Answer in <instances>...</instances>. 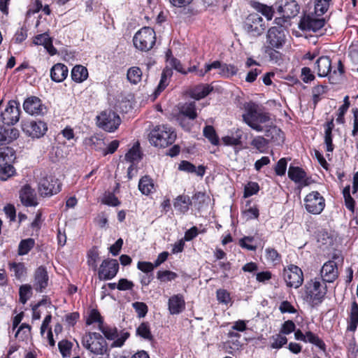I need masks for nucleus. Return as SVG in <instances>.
<instances>
[{
  "label": "nucleus",
  "instance_id": "f257e3e1",
  "mask_svg": "<svg viewBox=\"0 0 358 358\" xmlns=\"http://www.w3.org/2000/svg\"><path fill=\"white\" fill-rule=\"evenodd\" d=\"M243 121L252 129L258 132L268 131L273 126L271 115L262 110L259 105L250 102L245 106Z\"/></svg>",
  "mask_w": 358,
  "mask_h": 358
},
{
  "label": "nucleus",
  "instance_id": "f03ea898",
  "mask_svg": "<svg viewBox=\"0 0 358 358\" xmlns=\"http://www.w3.org/2000/svg\"><path fill=\"white\" fill-rule=\"evenodd\" d=\"M176 134L171 127L166 125L155 127L149 134L150 143L159 148H166L173 144Z\"/></svg>",
  "mask_w": 358,
  "mask_h": 358
},
{
  "label": "nucleus",
  "instance_id": "7ed1b4c3",
  "mask_svg": "<svg viewBox=\"0 0 358 358\" xmlns=\"http://www.w3.org/2000/svg\"><path fill=\"white\" fill-rule=\"evenodd\" d=\"M327 293V286L321 278L310 280L305 286L304 299L312 305L320 303Z\"/></svg>",
  "mask_w": 358,
  "mask_h": 358
},
{
  "label": "nucleus",
  "instance_id": "20e7f679",
  "mask_svg": "<svg viewBox=\"0 0 358 358\" xmlns=\"http://www.w3.org/2000/svg\"><path fill=\"white\" fill-rule=\"evenodd\" d=\"M15 159L14 150L9 147L0 149V179L6 180L15 173L13 163Z\"/></svg>",
  "mask_w": 358,
  "mask_h": 358
},
{
  "label": "nucleus",
  "instance_id": "39448f33",
  "mask_svg": "<svg viewBox=\"0 0 358 358\" xmlns=\"http://www.w3.org/2000/svg\"><path fill=\"white\" fill-rule=\"evenodd\" d=\"M62 184L52 175L42 174L38 182V191L41 196H51L59 193Z\"/></svg>",
  "mask_w": 358,
  "mask_h": 358
},
{
  "label": "nucleus",
  "instance_id": "423d86ee",
  "mask_svg": "<svg viewBox=\"0 0 358 358\" xmlns=\"http://www.w3.org/2000/svg\"><path fill=\"white\" fill-rule=\"evenodd\" d=\"M83 345L91 353L103 355L107 352V344L104 338L98 333H88L83 338Z\"/></svg>",
  "mask_w": 358,
  "mask_h": 358
},
{
  "label": "nucleus",
  "instance_id": "0eeeda50",
  "mask_svg": "<svg viewBox=\"0 0 358 358\" xmlns=\"http://www.w3.org/2000/svg\"><path fill=\"white\" fill-rule=\"evenodd\" d=\"M156 36L155 31L150 27H143L134 36V46L142 51H148L152 48L155 43Z\"/></svg>",
  "mask_w": 358,
  "mask_h": 358
},
{
  "label": "nucleus",
  "instance_id": "6e6552de",
  "mask_svg": "<svg viewBox=\"0 0 358 358\" xmlns=\"http://www.w3.org/2000/svg\"><path fill=\"white\" fill-rule=\"evenodd\" d=\"M1 120L7 125H13L20 120V111L19 103L14 101H9L6 106H3V101H0Z\"/></svg>",
  "mask_w": 358,
  "mask_h": 358
},
{
  "label": "nucleus",
  "instance_id": "1a4fd4ad",
  "mask_svg": "<svg viewBox=\"0 0 358 358\" xmlns=\"http://www.w3.org/2000/svg\"><path fill=\"white\" fill-rule=\"evenodd\" d=\"M331 61L329 57L322 56L319 57L315 64V71L320 77L329 76V80L334 79V76H341L343 73V65L338 62V70L331 71Z\"/></svg>",
  "mask_w": 358,
  "mask_h": 358
},
{
  "label": "nucleus",
  "instance_id": "9d476101",
  "mask_svg": "<svg viewBox=\"0 0 358 358\" xmlns=\"http://www.w3.org/2000/svg\"><path fill=\"white\" fill-rule=\"evenodd\" d=\"M121 123L120 116L113 110H105L97 116V125L103 130L113 132Z\"/></svg>",
  "mask_w": 358,
  "mask_h": 358
},
{
  "label": "nucleus",
  "instance_id": "9b49d317",
  "mask_svg": "<svg viewBox=\"0 0 358 358\" xmlns=\"http://www.w3.org/2000/svg\"><path fill=\"white\" fill-rule=\"evenodd\" d=\"M99 329L103 333L105 337L109 340H114L112 344L113 347H121L124 341L129 336L128 332L121 331L118 333L116 327L105 324L103 322H100L99 324Z\"/></svg>",
  "mask_w": 358,
  "mask_h": 358
},
{
  "label": "nucleus",
  "instance_id": "f8f14e48",
  "mask_svg": "<svg viewBox=\"0 0 358 358\" xmlns=\"http://www.w3.org/2000/svg\"><path fill=\"white\" fill-rule=\"evenodd\" d=\"M283 278L287 287L296 289L303 282V274L299 266L291 264L284 268Z\"/></svg>",
  "mask_w": 358,
  "mask_h": 358
},
{
  "label": "nucleus",
  "instance_id": "ddd939ff",
  "mask_svg": "<svg viewBox=\"0 0 358 358\" xmlns=\"http://www.w3.org/2000/svg\"><path fill=\"white\" fill-rule=\"evenodd\" d=\"M304 202L307 211L315 215L320 214L325 206L324 199L318 192H312L308 194Z\"/></svg>",
  "mask_w": 358,
  "mask_h": 358
},
{
  "label": "nucleus",
  "instance_id": "4468645a",
  "mask_svg": "<svg viewBox=\"0 0 358 358\" xmlns=\"http://www.w3.org/2000/svg\"><path fill=\"white\" fill-rule=\"evenodd\" d=\"M245 29L254 36L261 35L266 29L263 19L258 14H250L246 18Z\"/></svg>",
  "mask_w": 358,
  "mask_h": 358
},
{
  "label": "nucleus",
  "instance_id": "2eb2a0df",
  "mask_svg": "<svg viewBox=\"0 0 358 358\" xmlns=\"http://www.w3.org/2000/svg\"><path fill=\"white\" fill-rule=\"evenodd\" d=\"M23 131L32 138H40L43 136L47 129V125L42 121H26L22 124Z\"/></svg>",
  "mask_w": 358,
  "mask_h": 358
},
{
  "label": "nucleus",
  "instance_id": "dca6fc26",
  "mask_svg": "<svg viewBox=\"0 0 358 358\" xmlns=\"http://www.w3.org/2000/svg\"><path fill=\"white\" fill-rule=\"evenodd\" d=\"M119 269L116 259H105L102 262L98 272L100 280H110L113 278Z\"/></svg>",
  "mask_w": 358,
  "mask_h": 358
},
{
  "label": "nucleus",
  "instance_id": "f3484780",
  "mask_svg": "<svg viewBox=\"0 0 358 358\" xmlns=\"http://www.w3.org/2000/svg\"><path fill=\"white\" fill-rule=\"evenodd\" d=\"M286 36L284 28L280 27H271L267 33V42L273 48H280L285 43Z\"/></svg>",
  "mask_w": 358,
  "mask_h": 358
},
{
  "label": "nucleus",
  "instance_id": "a211bd4d",
  "mask_svg": "<svg viewBox=\"0 0 358 358\" xmlns=\"http://www.w3.org/2000/svg\"><path fill=\"white\" fill-rule=\"evenodd\" d=\"M324 24V18H317L313 15H308L301 18L299 22V28L302 30L316 32L322 29Z\"/></svg>",
  "mask_w": 358,
  "mask_h": 358
},
{
  "label": "nucleus",
  "instance_id": "6ab92c4d",
  "mask_svg": "<svg viewBox=\"0 0 358 358\" xmlns=\"http://www.w3.org/2000/svg\"><path fill=\"white\" fill-rule=\"evenodd\" d=\"M23 108L27 113L32 115H41L45 110L41 99L36 96L27 98L23 103Z\"/></svg>",
  "mask_w": 358,
  "mask_h": 358
},
{
  "label": "nucleus",
  "instance_id": "aec40b11",
  "mask_svg": "<svg viewBox=\"0 0 358 358\" xmlns=\"http://www.w3.org/2000/svg\"><path fill=\"white\" fill-rule=\"evenodd\" d=\"M320 274L323 282H334L338 276L336 263L331 260L326 262L320 271Z\"/></svg>",
  "mask_w": 358,
  "mask_h": 358
},
{
  "label": "nucleus",
  "instance_id": "412c9836",
  "mask_svg": "<svg viewBox=\"0 0 358 358\" xmlns=\"http://www.w3.org/2000/svg\"><path fill=\"white\" fill-rule=\"evenodd\" d=\"M185 308V301L182 294H178L171 296L168 301V309L171 315H178Z\"/></svg>",
  "mask_w": 358,
  "mask_h": 358
},
{
  "label": "nucleus",
  "instance_id": "4be33fe9",
  "mask_svg": "<svg viewBox=\"0 0 358 358\" xmlns=\"http://www.w3.org/2000/svg\"><path fill=\"white\" fill-rule=\"evenodd\" d=\"M48 276L45 267L39 266L34 273V288L36 291L43 292L48 286Z\"/></svg>",
  "mask_w": 358,
  "mask_h": 358
},
{
  "label": "nucleus",
  "instance_id": "5701e85b",
  "mask_svg": "<svg viewBox=\"0 0 358 358\" xmlns=\"http://www.w3.org/2000/svg\"><path fill=\"white\" fill-rule=\"evenodd\" d=\"M279 11L282 13L283 17L291 18L299 13V6L294 0H282Z\"/></svg>",
  "mask_w": 358,
  "mask_h": 358
},
{
  "label": "nucleus",
  "instance_id": "b1692460",
  "mask_svg": "<svg viewBox=\"0 0 358 358\" xmlns=\"http://www.w3.org/2000/svg\"><path fill=\"white\" fill-rule=\"evenodd\" d=\"M20 198L22 203L27 206H35L38 203L34 190L29 185H25L22 188Z\"/></svg>",
  "mask_w": 358,
  "mask_h": 358
},
{
  "label": "nucleus",
  "instance_id": "393cba45",
  "mask_svg": "<svg viewBox=\"0 0 358 358\" xmlns=\"http://www.w3.org/2000/svg\"><path fill=\"white\" fill-rule=\"evenodd\" d=\"M289 178L296 183L307 186L309 183L306 172L299 167L290 166L288 170Z\"/></svg>",
  "mask_w": 358,
  "mask_h": 358
},
{
  "label": "nucleus",
  "instance_id": "a878e982",
  "mask_svg": "<svg viewBox=\"0 0 358 358\" xmlns=\"http://www.w3.org/2000/svg\"><path fill=\"white\" fill-rule=\"evenodd\" d=\"M19 136L17 129L0 126V145L8 144Z\"/></svg>",
  "mask_w": 358,
  "mask_h": 358
},
{
  "label": "nucleus",
  "instance_id": "bb28decb",
  "mask_svg": "<svg viewBox=\"0 0 358 358\" xmlns=\"http://www.w3.org/2000/svg\"><path fill=\"white\" fill-rule=\"evenodd\" d=\"M68 71V68L64 64H56L50 70L51 79L56 83L62 82L67 77Z\"/></svg>",
  "mask_w": 358,
  "mask_h": 358
},
{
  "label": "nucleus",
  "instance_id": "cd10ccee",
  "mask_svg": "<svg viewBox=\"0 0 358 358\" xmlns=\"http://www.w3.org/2000/svg\"><path fill=\"white\" fill-rule=\"evenodd\" d=\"M213 90L208 84H201L193 87L190 91V96L192 98L199 100L206 97Z\"/></svg>",
  "mask_w": 358,
  "mask_h": 358
},
{
  "label": "nucleus",
  "instance_id": "c85d7f7f",
  "mask_svg": "<svg viewBox=\"0 0 358 358\" xmlns=\"http://www.w3.org/2000/svg\"><path fill=\"white\" fill-rule=\"evenodd\" d=\"M191 204L192 201L189 196L186 195H180L177 196L173 202L175 209L182 214L188 211Z\"/></svg>",
  "mask_w": 358,
  "mask_h": 358
},
{
  "label": "nucleus",
  "instance_id": "c756f323",
  "mask_svg": "<svg viewBox=\"0 0 358 358\" xmlns=\"http://www.w3.org/2000/svg\"><path fill=\"white\" fill-rule=\"evenodd\" d=\"M187 117L189 120H194L197 117L195 102L185 103L179 108V116Z\"/></svg>",
  "mask_w": 358,
  "mask_h": 358
},
{
  "label": "nucleus",
  "instance_id": "7c9ffc66",
  "mask_svg": "<svg viewBox=\"0 0 358 358\" xmlns=\"http://www.w3.org/2000/svg\"><path fill=\"white\" fill-rule=\"evenodd\" d=\"M250 4L255 10L265 16L267 20H271L272 19L274 10L271 6H268L255 1H251Z\"/></svg>",
  "mask_w": 358,
  "mask_h": 358
},
{
  "label": "nucleus",
  "instance_id": "2f4dec72",
  "mask_svg": "<svg viewBox=\"0 0 358 358\" xmlns=\"http://www.w3.org/2000/svg\"><path fill=\"white\" fill-rule=\"evenodd\" d=\"M88 77L87 68L82 65L75 66L71 71V78L76 83H82Z\"/></svg>",
  "mask_w": 358,
  "mask_h": 358
},
{
  "label": "nucleus",
  "instance_id": "473e14b6",
  "mask_svg": "<svg viewBox=\"0 0 358 358\" xmlns=\"http://www.w3.org/2000/svg\"><path fill=\"white\" fill-rule=\"evenodd\" d=\"M35 243V240L34 238H28L22 239L18 245L17 254L20 256L27 255L34 247Z\"/></svg>",
  "mask_w": 358,
  "mask_h": 358
},
{
  "label": "nucleus",
  "instance_id": "72a5a7b5",
  "mask_svg": "<svg viewBox=\"0 0 358 358\" xmlns=\"http://www.w3.org/2000/svg\"><path fill=\"white\" fill-rule=\"evenodd\" d=\"M138 189L142 194L145 195H148L152 193L155 189L152 180L148 176L143 177L139 181Z\"/></svg>",
  "mask_w": 358,
  "mask_h": 358
},
{
  "label": "nucleus",
  "instance_id": "f704fd0d",
  "mask_svg": "<svg viewBox=\"0 0 358 358\" xmlns=\"http://www.w3.org/2000/svg\"><path fill=\"white\" fill-rule=\"evenodd\" d=\"M142 76V71L140 68L132 66L127 71V78L130 83L136 85L141 81Z\"/></svg>",
  "mask_w": 358,
  "mask_h": 358
},
{
  "label": "nucleus",
  "instance_id": "c9c22d12",
  "mask_svg": "<svg viewBox=\"0 0 358 358\" xmlns=\"http://www.w3.org/2000/svg\"><path fill=\"white\" fill-rule=\"evenodd\" d=\"M10 269L16 278L21 279L27 274V268L24 263L13 262L9 264Z\"/></svg>",
  "mask_w": 358,
  "mask_h": 358
},
{
  "label": "nucleus",
  "instance_id": "e433bc0d",
  "mask_svg": "<svg viewBox=\"0 0 358 358\" xmlns=\"http://www.w3.org/2000/svg\"><path fill=\"white\" fill-rule=\"evenodd\" d=\"M358 325V304L354 301L350 309V321L348 329L350 331H355Z\"/></svg>",
  "mask_w": 358,
  "mask_h": 358
},
{
  "label": "nucleus",
  "instance_id": "4c0bfd02",
  "mask_svg": "<svg viewBox=\"0 0 358 358\" xmlns=\"http://www.w3.org/2000/svg\"><path fill=\"white\" fill-rule=\"evenodd\" d=\"M331 0H315V12L318 16L324 14L329 9Z\"/></svg>",
  "mask_w": 358,
  "mask_h": 358
},
{
  "label": "nucleus",
  "instance_id": "58836bf2",
  "mask_svg": "<svg viewBox=\"0 0 358 358\" xmlns=\"http://www.w3.org/2000/svg\"><path fill=\"white\" fill-rule=\"evenodd\" d=\"M238 72V68L233 64H222L221 71L218 74L222 77H230L234 76Z\"/></svg>",
  "mask_w": 358,
  "mask_h": 358
},
{
  "label": "nucleus",
  "instance_id": "ea45409f",
  "mask_svg": "<svg viewBox=\"0 0 358 358\" xmlns=\"http://www.w3.org/2000/svg\"><path fill=\"white\" fill-rule=\"evenodd\" d=\"M203 135L213 145H217L219 142L218 136L214 128L212 126H206L203 129Z\"/></svg>",
  "mask_w": 358,
  "mask_h": 358
},
{
  "label": "nucleus",
  "instance_id": "a19ab883",
  "mask_svg": "<svg viewBox=\"0 0 358 358\" xmlns=\"http://www.w3.org/2000/svg\"><path fill=\"white\" fill-rule=\"evenodd\" d=\"M141 159V153L138 145H134L125 155V160L134 163L138 162Z\"/></svg>",
  "mask_w": 358,
  "mask_h": 358
},
{
  "label": "nucleus",
  "instance_id": "79ce46f5",
  "mask_svg": "<svg viewBox=\"0 0 358 358\" xmlns=\"http://www.w3.org/2000/svg\"><path fill=\"white\" fill-rule=\"evenodd\" d=\"M19 294L20 302L25 303L32 294L31 287L29 285H22L20 287Z\"/></svg>",
  "mask_w": 358,
  "mask_h": 358
},
{
  "label": "nucleus",
  "instance_id": "37998d69",
  "mask_svg": "<svg viewBox=\"0 0 358 358\" xmlns=\"http://www.w3.org/2000/svg\"><path fill=\"white\" fill-rule=\"evenodd\" d=\"M72 346L73 344L66 340H62L58 343L59 352L64 357L70 356Z\"/></svg>",
  "mask_w": 358,
  "mask_h": 358
},
{
  "label": "nucleus",
  "instance_id": "c03bdc74",
  "mask_svg": "<svg viewBox=\"0 0 358 358\" xmlns=\"http://www.w3.org/2000/svg\"><path fill=\"white\" fill-rule=\"evenodd\" d=\"M306 340L307 342L315 345L321 350H325L324 343L317 336L315 335L311 331L306 332Z\"/></svg>",
  "mask_w": 358,
  "mask_h": 358
},
{
  "label": "nucleus",
  "instance_id": "a18cd8bd",
  "mask_svg": "<svg viewBox=\"0 0 358 358\" xmlns=\"http://www.w3.org/2000/svg\"><path fill=\"white\" fill-rule=\"evenodd\" d=\"M222 63L219 61H215L211 64L205 65V70H199L196 71L199 76L203 77L204 75L213 69H217L218 71H221Z\"/></svg>",
  "mask_w": 358,
  "mask_h": 358
},
{
  "label": "nucleus",
  "instance_id": "49530a36",
  "mask_svg": "<svg viewBox=\"0 0 358 358\" xmlns=\"http://www.w3.org/2000/svg\"><path fill=\"white\" fill-rule=\"evenodd\" d=\"M171 73L172 72L171 69H166L164 70L162 74L160 82L159 83L157 90L155 91L156 95L159 94L166 87V86L167 85V77L171 76Z\"/></svg>",
  "mask_w": 358,
  "mask_h": 358
},
{
  "label": "nucleus",
  "instance_id": "de8ad7c7",
  "mask_svg": "<svg viewBox=\"0 0 358 358\" xmlns=\"http://www.w3.org/2000/svg\"><path fill=\"white\" fill-rule=\"evenodd\" d=\"M31 327L27 324H22L15 334V336L19 339L24 340L27 338L30 334Z\"/></svg>",
  "mask_w": 358,
  "mask_h": 358
},
{
  "label": "nucleus",
  "instance_id": "09e8293b",
  "mask_svg": "<svg viewBox=\"0 0 358 358\" xmlns=\"http://www.w3.org/2000/svg\"><path fill=\"white\" fill-rule=\"evenodd\" d=\"M178 275L171 271H159L157 273V278L162 282L171 281L176 278Z\"/></svg>",
  "mask_w": 358,
  "mask_h": 358
},
{
  "label": "nucleus",
  "instance_id": "8fccbe9b",
  "mask_svg": "<svg viewBox=\"0 0 358 358\" xmlns=\"http://www.w3.org/2000/svg\"><path fill=\"white\" fill-rule=\"evenodd\" d=\"M137 334L145 339L152 340V336L151 334L149 326L146 323H142L138 327Z\"/></svg>",
  "mask_w": 358,
  "mask_h": 358
},
{
  "label": "nucleus",
  "instance_id": "3c124183",
  "mask_svg": "<svg viewBox=\"0 0 358 358\" xmlns=\"http://www.w3.org/2000/svg\"><path fill=\"white\" fill-rule=\"evenodd\" d=\"M343 196L345 198V203L346 207L351 210L352 212L354 211V207H355V201L352 198L350 194V186H347L344 188L343 191Z\"/></svg>",
  "mask_w": 358,
  "mask_h": 358
},
{
  "label": "nucleus",
  "instance_id": "603ef678",
  "mask_svg": "<svg viewBox=\"0 0 358 358\" xmlns=\"http://www.w3.org/2000/svg\"><path fill=\"white\" fill-rule=\"evenodd\" d=\"M273 342L271 343V348L275 349L282 348L287 342V338L280 334L273 336Z\"/></svg>",
  "mask_w": 358,
  "mask_h": 358
},
{
  "label": "nucleus",
  "instance_id": "864d4df0",
  "mask_svg": "<svg viewBox=\"0 0 358 358\" xmlns=\"http://www.w3.org/2000/svg\"><path fill=\"white\" fill-rule=\"evenodd\" d=\"M134 287L133 282L126 278L120 279L117 284V289L122 291L131 290Z\"/></svg>",
  "mask_w": 358,
  "mask_h": 358
},
{
  "label": "nucleus",
  "instance_id": "5fc2aeb1",
  "mask_svg": "<svg viewBox=\"0 0 358 358\" xmlns=\"http://www.w3.org/2000/svg\"><path fill=\"white\" fill-rule=\"evenodd\" d=\"M132 306L140 317H144L148 312V306L145 303L135 302L132 303Z\"/></svg>",
  "mask_w": 358,
  "mask_h": 358
},
{
  "label": "nucleus",
  "instance_id": "6e6d98bb",
  "mask_svg": "<svg viewBox=\"0 0 358 358\" xmlns=\"http://www.w3.org/2000/svg\"><path fill=\"white\" fill-rule=\"evenodd\" d=\"M266 144V139L262 136L255 138L251 142V145L257 148V150L260 152L264 151V148H265Z\"/></svg>",
  "mask_w": 358,
  "mask_h": 358
},
{
  "label": "nucleus",
  "instance_id": "4d7b16f0",
  "mask_svg": "<svg viewBox=\"0 0 358 358\" xmlns=\"http://www.w3.org/2000/svg\"><path fill=\"white\" fill-rule=\"evenodd\" d=\"M103 203L112 206H117L120 203L117 198L112 193H108L104 195Z\"/></svg>",
  "mask_w": 358,
  "mask_h": 358
},
{
  "label": "nucleus",
  "instance_id": "13d9d810",
  "mask_svg": "<svg viewBox=\"0 0 358 358\" xmlns=\"http://www.w3.org/2000/svg\"><path fill=\"white\" fill-rule=\"evenodd\" d=\"M259 191V185L256 182H249L245 187V197L250 196Z\"/></svg>",
  "mask_w": 358,
  "mask_h": 358
},
{
  "label": "nucleus",
  "instance_id": "bf43d9fd",
  "mask_svg": "<svg viewBox=\"0 0 358 358\" xmlns=\"http://www.w3.org/2000/svg\"><path fill=\"white\" fill-rule=\"evenodd\" d=\"M217 299L219 302L228 304L230 302L229 294L224 289H218L217 291Z\"/></svg>",
  "mask_w": 358,
  "mask_h": 358
},
{
  "label": "nucleus",
  "instance_id": "052dcab7",
  "mask_svg": "<svg viewBox=\"0 0 358 358\" xmlns=\"http://www.w3.org/2000/svg\"><path fill=\"white\" fill-rule=\"evenodd\" d=\"M287 169V161L285 158L280 159L275 168V171L277 175L283 176L285 173Z\"/></svg>",
  "mask_w": 358,
  "mask_h": 358
},
{
  "label": "nucleus",
  "instance_id": "680f3d73",
  "mask_svg": "<svg viewBox=\"0 0 358 358\" xmlns=\"http://www.w3.org/2000/svg\"><path fill=\"white\" fill-rule=\"evenodd\" d=\"M301 78L303 82L308 83L315 79V76L308 67H303L301 69Z\"/></svg>",
  "mask_w": 358,
  "mask_h": 358
},
{
  "label": "nucleus",
  "instance_id": "e2e57ef3",
  "mask_svg": "<svg viewBox=\"0 0 358 358\" xmlns=\"http://www.w3.org/2000/svg\"><path fill=\"white\" fill-rule=\"evenodd\" d=\"M279 310L282 313H294L296 312L294 307L287 301H284L280 303Z\"/></svg>",
  "mask_w": 358,
  "mask_h": 358
},
{
  "label": "nucleus",
  "instance_id": "0e129e2a",
  "mask_svg": "<svg viewBox=\"0 0 358 358\" xmlns=\"http://www.w3.org/2000/svg\"><path fill=\"white\" fill-rule=\"evenodd\" d=\"M50 39L51 38L49 37L48 34H42L35 36L34 39V43L36 45H41L45 46V44H47L49 42V41H50Z\"/></svg>",
  "mask_w": 358,
  "mask_h": 358
},
{
  "label": "nucleus",
  "instance_id": "69168bd1",
  "mask_svg": "<svg viewBox=\"0 0 358 358\" xmlns=\"http://www.w3.org/2000/svg\"><path fill=\"white\" fill-rule=\"evenodd\" d=\"M178 169L188 173H194L196 171V166L187 161H182L179 164Z\"/></svg>",
  "mask_w": 358,
  "mask_h": 358
},
{
  "label": "nucleus",
  "instance_id": "338daca9",
  "mask_svg": "<svg viewBox=\"0 0 358 358\" xmlns=\"http://www.w3.org/2000/svg\"><path fill=\"white\" fill-rule=\"evenodd\" d=\"M295 330V324L292 320L285 322L282 325L281 333L284 334H289Z\"/></svg>",
  "mask_w": 358,
  "mask_h": 358
},
{
  "label": "nucleus",
  "instance_id": "774afa93",
  "mask_svg": "<svg viewBox=\"0 0 358 358\" xmlns=\"http://www.w3.org/2000/svg\"><path fill=\"white\" fill-rule=\"evenodd\" d=\"M155 267V265L150 262H139L138 263V268L144 273L151 272Z\"/></svg>",
  "mask_w": 358,
  "mask_h": 358
}]
</instances>
